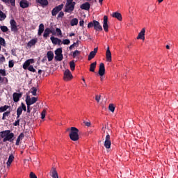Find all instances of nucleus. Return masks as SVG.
<instances>
[{
    "label": "nucleus",
    "instance_id": "15",
    "mask_svg": "<svg viewBox=\"0 0 178 178\" xmlns=\"http://www.w3.org/2000/svg\"><path fill=\"white\" fill-rule=\"evenodd\" d=\"M145 28H143L137 36V40H145Z\"/></svg>",
    "mask_w": 178,
    "mask_h": 178
},
{
    "label": "nucleus",
    "instance_id": "4",
    "mask_svg": "<svg viewBox=\"0 0 178 178\" xmlns=\"http://www.w3.org/2000/svg\"><path fill=\"white\" fill-rule=\"evenodd\" d=\"M106 134L104 141V147L106 149H109V148H111V145H112V142H111V135H109L108 132Z\"/></svg>",
    "mask_w": 178,
    "mask_h": 178
},
{
    "label": "nucleus",
    "instance_id": "51",
    "mask_svg": "<svg viewBox=\"0 0 178 178\" xmlns=\"http://www.w3.org/2000/svg\"><path fill=\"white\" fill-rule=\"evenodd\" d=\"M0 74L3 76H6V70L0 69Z\"/></svg>",
    "mask_w": 178,
    "mask_h": 178
},
{
    "label": "nucleus",
    "instance_id": "46",
    "mask_svg": "<svg viewBox=\"0 0 178 178\" xmlns=\"http://www.w3.org/2000/svg\"><path fill=\"white\" fill-rule=\"evenodd\" d=\"M63 16H65V13H63V11H60L57 16V19H62Z\"/></svg>",
    "mask_w": 178,
    "mask_h": 178
},
{
    "label": "nucleus",
    "instance_id": "56",
    "mask_svg": "<svg viewBox=\"0 0 178 178\" xmlns=\"http://www.w3.org/2000/svg\"><path fill=\"white\" fill-rule=\"evenodd\" d=\"M95 99H96L97 102H99V101H101V95H97L95 96Z\"/></svg>",
    "mask_w": 178,
    "mask_h": 178
},
{
    "label": "nucleus",
    "instance_id": "54",
    "mask_svg": "<svg viewBox=\"0 0 178 178\" xmlns=\"http://www.w3.org/2000/svg\"><path fill=\"white\" fill-rule=\"evenodd\" d=\"M27 105V113H30L31 112V106L30 104Z\"/></svg>",
    "mask_w": 178,
    "mask_h": 178
},
{
    "label": "nucleus",
    "instance_id": "52",
    "mask_svg": "<svg viewBox=\"0 0 178 178\" xmlns=\"http://www.w3.org/2000/svg\"><path fill=\"white\" fill-rule=\"evenodd\" d=\"M21 109H22V111H24V112L27 111V108L26 107V105L24 103L21 104Z\"/></svg>",
    "mask_w": 178,
    "mask_h": 178
},
{
    "label": "nucleus",
    "instance_id": "42",
    "mask_svg": "<svg viewBox=\"0 0 178 178\" xmlns=\"http://www.w3.org/2000/svg\"><path fill=\"white\" fill-rule=\"evenodd\" d=\"M79 55H80V51L75 50L72 54V58H76V56H79Z\"/></svg>",
    "mask_w": 178,
    "mask_h": 178
},
{
    "label": "nucleus",
    "instance_id": "19",
    "mask_svg": "<svg viewBox=\"0 0 178 178\" xmlns=\"http://www.w3.org/2000/svg\"><path fill=\"white\" fill-rule=\"evenodd\" d=\"M38 41V39L37 38L31 40L27 43V47H29V48H31L33 46L35 45V44H37Z\"/></svg>",
    "mask_w": 178,
    "mask_h": 178
},
{
    "label": "nucleus",
    "instance_id": "61",
    "mask_svg": "<svg viewBox=\"0 0 178 178\" xmlns=\"http://www.w3.org/2000/svg\"><path fill=\"white\" fill-rule=\"evenodd\" d=\"M20 140H22V139H20L19 138H17V140H16V143H15L16 145H19V144H20Z\"/></svg>",
    "mask_w": 178,
    "mask_h": 178
},
{
    "label": "nucleus",
    "instance_id": "60",
    "mask_svg": "<svg viewBox=\"0 0 178 178\" xmlns=\"http://www.w3.org/2000/svg\"><path fill=\"white\" fill-rule=\"evenodd\" d=\"M11 54L13 55V56H16V50L15 49H13L11 50Z\"/></svg>",
    "mask_w": 178,
    "mask_h": 178
},
{
    "label": "nucleus",
    "instance_id": "33",
    "mask_svg": "<svg viewBox=\"0 0 178 178\" xmlns=\"http://www.w3.org/2000/svg\"><path fill=\"white\" fill-rule=\"evenodd\" d=\"M56 60H58V62H60L63 60V54H56L55 56Z\"/></svg>",
    "mask_w": 178,
    "mask_h": 178
},
{
    "label": "nucleus",
    "instance_id": "12",
    "mask_svg": "<svg viewBox=\"0 0 178 178\" xmlns=\"http://www.w3.org/2000/svg\"><path fill=\"white\" fill-rule=\"evenodd\" d=\"M33 63H34V59L31 58V59L26 60L23 64V69H24V70H27V68L30 67V65Z\"/></svg>",
    "mask_w": 178,
    "mask_h": 178
},
{
    "label": "nucleus",
    "instance_id": "39",
    "mask_svg": "<svg viewBox=\"0 0 178 178\" xmlns=\"http://www.w3.org/2000/svg\"><path fill=\"white\" fill-rule=\"evenodd\" d=\"M0 29L3 33H7V31L9 30L6 26H0Z\"/></svg>",
    "mask_w": 178,
    "mask_h": 178
},
{
    "label": "nucleus",
    "instance_id": "31",
    "mask_svg": "<svg viewBox=\"0 0 178 178\" xmlns=\"http://www.w3.org/2000/svg\"><path fill=\"white\" fill-rule=\"evenodd\" d=\"M71 26H77L79 24V19L77 18H74L70 22Z\"/></svg>",
    "mask_w": 178,
    "mask_h": 178
},
{
    "label": "nucleus",
    "instance_id": "35",
    "mask_svg": "<svg viewBox=\"0 0 178 178\" xmlns=\"http://www.w3.org/2000/svg\"><path fill=\"white\" fill-rule=\"evenodd\" d=\"M10 115V111H6L3 113L2 120H6V118Z\"/></svg>",
    "mask_w": 178,
    "mask_h": 178
},
{
    "label": "nucleus",
    "instance_id": "29",
    "mask_svg": "<svg viewBox=\"0 0 178 178\" xmlns=\"http://www.w3.org/2000/svg\"><path fill=\"white\" fill-rule=\"evenodd\" d=\"M10 108V106L5 105L0 107V113H2V112H6L8 109Z\"/></svg>",
    "mask_w": 178,
    "mask_h": 178
},
{
    "label": "nucleus",
    "instance_id": "40",
    "mask_svg": "<svg viewBox=\"0 0 178 178\" xmlns=\"http://www.w3.org/2000/svg\"><path fill=\"white\" fill-rule=\"evenodd\" d=\"M108 109L113 113V112H115V105H113V104H109Z\"/></svg>",
    "mask_w": 178,
    "mask_h": 178
},
{
    "label": "nucleus",
    "instance_id": "44",
    "mask_svg": "<svg viewBox=\"0 0 178 178\" xmlns=\"http://www.w3.org/2000/svg\"><path fill=\"white\" fill-rule=\"evenodd\" d=\"M27 69L28 70H29V72H32V73H35L36 72L35 69H34V67L33 65H30Z\"/></svg>",
    "mask_w": 178,
    "mask_h": 178
},
{
    "label": "nucleus",
    "instance_id": "50",
    "mask_svg": "<svg viewBox=\"0 0 178 178\" xmlns=\"http://www.w3.org/2000/svg\"><path fill=\"white\" fill-rule=\"evenodd\" d=\"M17 120H16L14 123H13V126H20V119L17 118Z\"/></svg>",
    "mask_w": 178,
    "mask_h": 178
},
{
    "label": "nucleus",
    "instance_id": "32",
    "mask_svg": "<svg viewBox=\"0 0 178 178\" xmlns=\"http://www.w3.org/2000/svg\"><path fill=\"white\" fill-rule=\"evenodd\" d=\"M50 40H51L52 44H54V45H58V38H55L54 36H51L50 38Z\"/></svg>",
    "mask_w": 178,
    "mask_h": 178
},
{
    "label": "nucleus",
    "instance_id": "64",
    "mask_svg": "<svg viewBox=\"0 0 178 178\" xmlns=\"http://www.w3.org/2000/svg\"><path fill=\"white\" fill-rule=\"evenodd\" d=\"M0 62H5V56H2L0 57Z\"/></svg>",
    "mask_w": 178,
    "mask_h": 178
},
{
    "label": "nucleus",
    "instance_id": "62",
    "mask_svg": "<svg viewBox=\"0 0 178 178\" xmlns=\"http://www.w3.org/2000/svg\"><path fill=\"white\" fill-rule=\"evenodd\" d=\"M79 26H80L81 27H83V26H84V20H81V21L79 22Z\"/></svg>",
    "mask_w": 178,
    "mask_h": 178
},
{
    "label": "nucleus",
    "instance_id": "20",
    "mask_svg": "<svg viewBox=\"0 0 178 178\" xmlns=\"http://www.w3.org/2000/svg\"><path fill=\"white\" fill-rule=\"evenodd\" d=\"M50 173H51V177L59 178V177L58 176V172L56 171V168L53 167Z\"/></svg>",
    "mask_w": 178,
    "mask_h": 178
},
{
    "label": "nucleus",
    "instance_id": "22",
    "mask_svg": "<svg viewBox=\"0 0 178 178\" xmlns=\"http://www.w3.org/2000/svg\"><path fill=\"white\" fill-rule=\"evenodd\" d=\"M47 56L49 62H51L54 59V52L52 51H49L47 53Z\"/></svg>",
    "mask_w": 178,
    "mask_h": 178
},
{
    "label": "nucleus",
    "instance_id": "38",
    "mask_svg": "<svg viewBox=\"0 0 178 178\" xmlns=\"http://www.w3.org/2000/svg\"><path fill=\"white\" fill-rule=\"evenodd\" d=\"M70 67L72 72L74 70V69H76V64L74 63V60H72L70 63Z\"/></svg>",
    "mask_w": 178,
    "mask_h": 178
},
{
    "label": "nucleus",
    "instance_id": "27",
    "mask_svg": "<svg viewBox=\"0 0 178 178\" xmlns=\"http://www.w3.org/2000/svg\"><path fill=\"white\" fill-rule=\"evenodd\" d=\"M8 133H10V130H6V131H0V138H5V137H6Z\"/></svg>",
    "mask_w": 178,
    "mask_h": 178
},
{
    "label": "nucleus",
    "instance_id": "47",
    "mask_svg": "<svg viewBox=\"0 0 178 178\" xmlns=\"http://www.w3.org/2000/svg\"><path fill=\"white\" fill-rule=\"evenodd\" d=\"M63 44L64 45H69V44H70V40L69 39H65L63 40Z\"/></svg>",
    "mask_w": 178,
    "mask_h": 178
},
{
    "label": "nucleus",
    "instance_id": "7",
    "mask_svg": "<svg viewBox=\"0 0 178 178\" xmlns=\"http://www.w3.org/2000/svg\"><path fill=\"white\" fill-rule=\"evenodd\" d=\"M10 24L11 27V31H13L14 33H17V31H19V29H17V24L15 19H11L10 21Z\"/></svg>",
    "mask_w": 178,
    "mask_h": 178
},
{
    "label": "nucleus",
    "instance_id": "3",
    "mask_svg": "<svg viewBox=\"0 0 178 178\" xmlns=\"http://www.w3.org/2000/svg\"><path fill=\"white\" fill-rule=\"evenodd\" d=\"M74 6H76V3H66L64 12L66 13H72V12L74 10Z\"/></svg>",
    "mask_w": 178,
    "mask_h": 178
},
{
    "label": "nucleus",
    "instance_id": "48",
    "mask_svg": "<svg viewBox=\"0 0 178 178\" xmlns=\"http://www.w3.org/2000/svg\"><path fill=\"white\" fill-rule=\"evenodd\" d=\"M56 33H57V35H62V30L59 28L56 29Z\"/></svg>",
    "mask_w": 178,
    "mask_h": 178
},
{
    "label": "nucleus",
    "instance_id": "23",
    "mask_svg": "<svg viewBox=\"0 0 178 178\" xmlns=\"http://www.w3.org/2000/svg\"><path fill=\"white\" fill-rule=\"evenodd\" d=\"M38 3H40L42 6H48L49 2L48 0H36Z\"/></svg>",
    "mask_w": 178,
    "mask_h": 178
},
{
    "label": "nucleus",
    "instance_id": "59",
    "mask_svg": "<svg viewBox=\"0 0 178 178\" xmlns=\"http://www.w3.org/2000/svg\"><path fill=\"white\" fill-rule=\"evenodd\" d=\"M84 124H86V126H87L88 127H90V126H91V122H83Z\"/></svg>",
    "mask_w": 178,
    "mask_h": 178
},
{
    "label": "nucleus",
    "instance_id": "24",
    "mask_svg": "<svg viewBox=\"0 0 178 178\" xmlns=\"http://www.w3.org/2000/svg\"><path fill=\"white\" fill-rule=\"evenodd\" d=\"M113 17H115V19H118L120 22H122V14L120 13L115 12L113 13L112 15Z\"/></svg>",
    "mask_w": 178,
    "mask_h": 178
},
{
    "label": "nucleus",
    "instance_id": "30",
    "mask_svg": "<svg viewBox=\"0 0 178 178\" xmlns=\"http://www.w3.org/2000/svg\"><path fill=\"white\" fill-rule=\"evenodd\" d=\"M22 113H23V110L22 108V106H19L17 109V119H19V118H20Z\"/></svg>",
    "mask_w": 178,
    "mask_h": 178
},
{
    "label": "nucleus",
    "instance_id": "57",
    "mask_svg": "<svg viewBox=\"0 0 178 178\" xmlns=\"http://www.w3.org/2000/svg\"><path fill=\"white\" fill-rule=\"evenodd\" d=\"M18 138H20V140H23V138H24V134L21 133L19 136Z\"/></svg>",
    "mask_w": 178,
    "mask_h": 178
},
{
    "label": "nucleus",
    "instance_id": "5",
    "mask_svg": "<svg viewBox=\"0 0 178 178\" xmlns=\"http://www.w3.org/2000/svg\"><path fill=\"white\" fill-rule=\"evenodd\" d=\"M63 6L64 5L63 3H62L53 8V10H51L52 16H56V15H58L60 12V10L63 9Z\"/></svg>",
    "mask_w": 178,
    "mask_h": 178
},
{
    "label": "nucleus",
    "instance_id": "63",
    "mask_svg": "<svg viewBox=\"0 0 178 178\" xmlns=\"http://www.w3.org/2000/svg\"><path fill=\"white\" fill-rule=\"evenodd\" d=\"M61 44H62V40L58 38L57 40V45H61Z\"/></svg>",
    "mask_w": 178,
    "mask_h": 178
},
{
    "label": "nucleus",
    "instance_id": "21",
    "mask_svg": "<svg viewBox=\"0 0 178 178\" xmlns=\"http://www.w3.org/2000/svg\"><path fill=\"white\" fill-rule=\"evenodd\" d=\"M44 30H45V27L44 26V24H40L39 25L38 35H41L44 33Z\"/></svg>",
    "mask_w": 178,
    "mask_h": 178
},
{
    "label": "nucleus",
    "instance_id": "58",
    "mask_svg": "<svg viewBox=\"0 0 178 178\" xmlns=\"http://www.w3.org/2000/svg\"><path fill=\"white\" fill-rule=\"evenodd\" d=\"M74 47H76V43H73L72 44H71L69 47L70 51H72V49H73Z\"/></svg>",
    "mask_w": 178,
    "mask_h": 178
},
{
    "label": "nucleus",
    "instance_id": "28",
    "mask_svg": "<svg viewBox=\"0 0 178 178\" xmlns=\"http://www.w3.org/2000/svg\"><path fill=\"white\" fill-rule=\"evenodd\" d=\"M95 67H97V61L90 64L89 69L90 72H95Z\"/></svg>",
    "mask_w": 178,
    "mask_h": 178
},
{
    "label": "nucleus",
    "instance_id": "16",
    "mask_svg": "<svg viewBox=\"0 0 178 178\" xmlns=\"http://www.w3.org/2000/svg\"><path fill=\"white\" fill-rule=\"evenodd\" d=\"M106 58L108 62H112V53H111V50L109 49V47H107V50L106 52Z\"/></svg>",
    "mask_w": 178,
    "mask_h": 178
},
{
    "label": "nucleus",
    "instance_id": "1",
    "mask_svg": "<svg viewBox=\"0 0 178 178\" xmlns=\"http://www.w3.org/2000/svg\"><path fill=\"white\" fill-rule=\"evenodd\" d=\"M70 138L72 141H78L79 136V129L72 127L70 128Z\"/></svg>",
    "mask_w": 178,
    "mask_h": 178
},
{
    "label": "nucleus",
    "instance_id": "55",
    "mask_svg": "<svg viewBox=\"0 0 178 178\" xmlns=\"http://www.w3.org/2000/svg\"><path fill=\"white\" fill-rule=\"evenodd\" d=\"M29 176H30V178H37V175H35V174L34 172H31L30 173Z\"/></svg>",
    "mask_w": 178,
    "mask_h": 178
},
{
    "label": "nucleus",
    "instance_id": "11",
    "mask_svg": "<svg viewBox=\"0 0 178 178\" xmlns=\"http://www.w3.org/2000/svg\"><path fill=\"white\" fill-rule=\"evenodd\" d=\"M103 29L106 33H108L109 26L108 25V16H104V21H103Z\"/></svg>",
    "mask_w": 178,
    "mask_h": 178
},
{
    "label": "nucleus",
    "instance_id": "10",
    "mask_svg": "<svg viewBox=\"0 0 178 178\" xmlns=\"http://www.w3.org/2000/svg\"><path fill=\"white\" fill-rule=\"evenodd\" d=\"M21 97H23V92H14L13 95V99L14 102H19Z\"/></svg>",
    "mask_w": 178,
    "mask_h": 178
},
{
    "label": "nucleus",
    "instance_id": "34",
    "mask_svg": "<svg viewBox=\"0 0 178 178\" xmlns=\"http://www.w3.org/2000/svg\"><path fill=\"white\" fill-rule=\"evenodd\" d=\"M2 83H4V84H8V78L1 77L0 76V84H2Z\"/></svg>",
    "mask_w": 178,
    "mask_h": 178
},
{
    "label": "nucleus",
    "instance_id": "37",
    "mask_svg": "<svg viewBox=\"0 0 178 178\" xmlns=\"http://www.w3.org/2000/svg\"><path fill=\"white\" fill-rule=\"evenodd\" d=\"M95 53H93V51H90L88 55V60H91L92 59H94V58H95Z\"/></svg>",
    "mask_w": 178,
    "mask_h": 178
},
{
    "label": "nucleus",
    "instance_id": "53",
    "mask_svg": "<svg viewBox=\"0 0 178 178\" xmlns=\"http://www.w3.org/2000/svg\"><path fill=\"white\" fill-rule=\"evenodd\" d=\"M45 113H47V111L44 110L42 113H41V118L42 119H45Z\"/></svg>",
    "mask_w": 178,
    "mask_h": 178
},
{
    "label": "nucleus",
    "instance_id": "49",
    "mask_svg": "<svg viewBox=\"0 0 178 178\" xmlns=\"http://www.w3.org/2000/svg\"><path fill=\"white\" fill-rule=\"evenodd\" d=\"M5 39L3 38H0V45H3V47H5Z\"/></svg>",
    "mask_w": 178,
    "mask_h": 178
},
{
    "label": "nucleus",
    "instance_id": "13",
    "mask_svg": "<svg viewBox=\"0 0 178 178\" xmlns=\"http://www.w3.org/2000/svg\"><path fill=\"white\" fill-rule=\"evenodd\" d=\"M99 74L101 76H104V74H105V64H104L103 63H101L99 64Z\"/></svg>",
    "mask_w": 178,
    "mask_h": 178
},
{
    "label": "nucleus",
    "instance_id": "41",
    "mask_svg": "<svg viewBox=\"0 0 178 178\" xmlns=\"http://www.w3.org/2000/svg\"><path fill=\"white\" fill-rule=\"evenodd\" d=\"M31 94L33 95V96H35V95H37V88H35V87H32L31 88Z\"/></svg>",
    "mask_w": 178,
    "mask_h": 178
},
{
    "label": "nucleus",
    "instance_id": "17",
    "mask_svg": "<svg viewBox=\"0 0 178 178\" xmlns=\"http://www.w3.org/2000/svg\"><path fill=\"white\" fill-rule=\"evenodd\" d=\"M80 8L82 10H90V8H91V4L88 2H86L80 6Z\"/></svg>",
    "mask_w": 178,
    "mask_h": 178
},
{
    "label": "nucleus",
    "instance_id": "45",
    "mask_svg": "<svg viewBox=\"0 0 178 178\" xmlns=\"http://www.w3.org/2000/svg\"><path fill=\"white\" fill-rule=\"evenodd\" d=\"M13 66H15V61L13 60H10L9 62H8V67L10 68H12L13 67Z\"/></svg>",
    "mask_w": 178,
    "mask_h": 178
},
{
    "label": "nucleus",
    "instance_id": "36",
    "mask_svg": "<svg viewBox=\"0 0 178 178\" xmlns=\"http://www.w3.org/2000/svg\"><path fill=\"white\" fill-rule=\"evenodd\" d=\"M5 19H6V15L0 10V21L2 22V20H5Z\"/></svg>",
    "mask_w": 178,
    "mask_h": 178
},
{
    "label": "nucleus",
    "instance_id": "2",
    "mask_svg": "<svg viewBox=\"0 0 178 178\" xmlns=\"http://www.w3.org/2000/svg\"><path fill=\"white\" fill-rule=\"evenodd\" d=\"M92 27H94L96 31H102V26H101V24H99V22L97 20H93V22H90L88 23V28L91 29Z\"/></svg>",
    "mask_w": 178,
    "mask_h": 178
},
{
    "label": "nucleus",
    "instance_id": "9",
    "mask_svg": "<svg viewBox=\"0 0 178 178\" xmlns=\"http://www.w3.org/2000/svg\"><path fill=\"white\" fill-rule=\"evenodd\" d=\"M13 137H15V134L13 133H7L6 136L3 139V143H6V141H10V143H12L13 140Z\"/></svg>",
    "mask_w": 178,
    "mask_h": 178
},
{
    "label": "nucleus",
    "instance_id": "14",
    "mask_svg": "<svg viewBox=\"0 0 178 178\" xmlns=\"http://www.w3.org/2000/svg\"><path fill=\"white\" fill-rule=\"evenodd\" d=\"M19 6L22 8V9H26V8H29L30 5L27 0H21L19 2Z\"/></svg>",
    "mask_w": 178,
    "mask_h": 178
},
{
    "label": "nucleus",
    "instance_id": "25",
    "mask_svg": "<svg viewBox=\"0 0 178 178\" xmlns=\"http://www.w3.org/2000/svg\"><path fill=\"white\" fill-rule=\"evenodd\" d=\"M49 34H51V29L46 28L43 34L44 38H48V37H49Z\"/></svg>",
    "mask_w": 178,
    "mask_h": 178
},
{
    "label": "nucleus",
    "instance_id": "8",
    "mask_svg": "<svg viewBox=\"0 0 178 178\" xmlns=\"http://www.w3.org/2000/svg\"><path fill=\"white\" fill-rule=\"evenodd\" d=\"M73 79V75H72V72L70 70H66L64 72V80L65 81H69L70 80Z\"/></svg>",
    "mask_w": 178,
    "mask_h": 178
},
{
    "label": "nucleus",
    "instance_id": "18",
    "mask_svg": "<svg viewBox=\"0 0 178 178\" xmlns=\"http://www.w3.org/2000/svg\"><path fill=\"white\" fill-rule=\"evenodd\" d=\"M13 161H15V156H13V154H10L6 162L8 168L10 167V165H12V162H13Z\"/></svg>",
    "mask_w": 178,
    "mask_h": 178
},
{
    "label": "nucleus",
    "instance_id": "26",
    "mask_svg": "<svg viewBox=\"0 0 178 178\" xmlns=\"http://www.w3.org/2000/svg\"><path fill=\"white\" fill-rule=\"evenodd\" d=\"M4 3H10L11 6H15L16 0H1Z\"/></svg>",
    "mask_w": 178,
    "mask_h": 178
},
{
    "label": "nucleus",
    "instance_id": "43",
    "mask_svg": "<svg viewBox=\"0 0 178 178\" xmlns=\"http://www.w3.org/2000/svg\"><path fill=\"white\" fill-rule=\"evenodd\" d=\"M55 55H62V48H58L55 51Z\"/></svg>",
    "mask_w": 178,
    "mask_h": 178
},
{
    "label": "nucleus",
    "instance_id": "6",
    "mask_svg": "<svg viewBox=\"0 0 178 178\" xmlns=\"http://www.w3.org/2000/svg\"><path fill=\"white\" fill-rule=\"evenodd\" d=\"M25 102L26 105H34L37 102V97L31 98L29 95H27Z\"/></svg>",
    "mask_w": 178,
    "mask_h": 178
}]
</instances>
